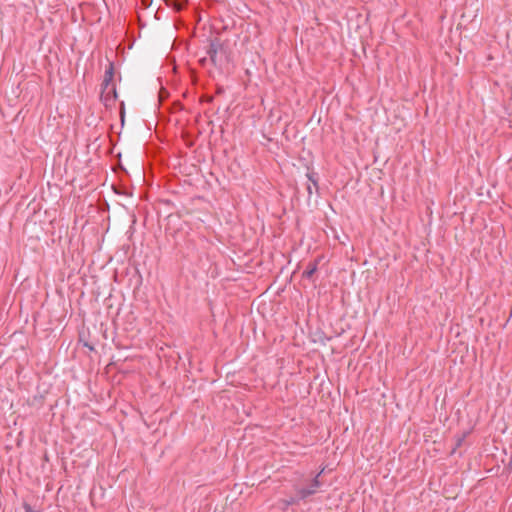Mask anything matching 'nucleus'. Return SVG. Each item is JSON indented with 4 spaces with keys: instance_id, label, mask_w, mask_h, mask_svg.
<instances>
[{
    "instance_id": "f257e3e1",
    "label": "nucleus",
    "mask_w": 512,
    "mask_h": 512,
    "mask_svg": "<svg viewBox=\"0 0 512 512\" xmlns=\"http://www.w3.org/2000/svg\"><path fill=\"white\" fill-rule=\"evenodd\" d=\"M113 71L112 67L105 73L103 88L101 93V100L106 107H113L116 103L117 93L115 85L112 83Z\"/></svg>"
},
{
    "instance_id": "20e7f679",
    "label": "nucleus",
    "mask_w": 512,
    "mask_h": 512,
    "mask_svg": "<svg viewBox=\"0 0 512 512\" xmlns=\"http://www.w3.org/2000/svg\"><path fill=\"white\" fill-rule=\"evenodd\" d=\"M208 54L210 56V59L213 63H216V55H217V49L214 44H211Z\"/></svg>"
},
{
    "instance_id": "7ed1b4c3",
    "label": "nucleus",
    "mask_w": 512,
    "mask_h": 512,
    "mask_svg": "<svg viewBox=\"0 0 512 512\" xmlns=\"http://www.w3.org/2000/svg\"><path fill=\"white\" fill-rule=\"evenodd\" d=\"M317 487H319V481H318V479L316 477L314 479V481H313V488L312 489H301V490H299V492H298L299 496L301 498H306V497L312 495L315 492Z\"/></svg>"
},
{
    "instance_id": "39448f33",
    "label": "nucleus",
    "mask_w": 512,
    "mask_h": 512,
    "mask_svg": "<svg viewBox=\"0 0 512 512\" xmlns=\"http://www.w3.org/2000/svg\"><path fill=\"white\" fill-rule=\"evenodd\" d=\"M25 511L26 512H32L31 507L30 506H25Z\"/></svg>"
},
{
    "instance_id": "f03ea898",
    "label": "nucleus",
    "mask_w": 512,
    "mask_h": 512,
    "mask_svg": "<svg viewBox=\"0 0 512 512\" xmlns=\"http://www.w3.org/2000/svg\"><path fill=\"white\" fill-rule=\"evenodd\" d=\"M318 269V261L311 262L303 272V277L311 278Z\"/></svg>"
}]
</instances>
